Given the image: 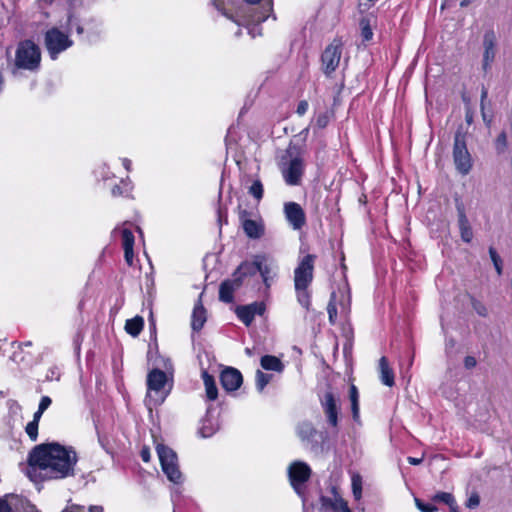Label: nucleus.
Returning a JSON list of instances; mask_svg holds the SVG:
<instances>
[{
	"label": "nucleus",
	"instance_id": "41",
	"mask_svg": "<svg viewBox=\"0 0 512 512\" xmlns=\"http://www.w3.org/2000/svg\"><path fill=\"white\" fill-rule=\"evenodd\" d=\"M454 496L449 492H438L432 497L433 502H442L446 505L453 504Z\"/></svg>",
	"mask_w": 512,
	"mask_h": 512
},
{
	"label": "nucleus",
	"instance_id": "53",
	"mask_svg": "<svg viewBox=\"0 0 512 512\" xmlns=\"http://www.w3.org/2000/svg\"><path fill=\"white\" fill-rule=\"evenodd\" d=\"M308 108H309L308 102L306 100H302V101H300L298 103V106H297V109H296V113L299 116H303L308 111Z\"/></svg>",
	"mask_w": 512,
	"mask_h": 512
},
{
	"label": "nucleus",
	"instance_id": "57",
	"mask_svg": "<svg viewBox=\"0 0 512 512\" xmlns=\"http://www.w3.org/2000/svg\"><path fill=\"white\" fill-rule=\"evenodd\" d=\"M487 96H488V91L485 87H482V90H481V100H480V106H481V110L483 111L484 110V103H485V100L487 99Z\"/></svg>",
	"mask_w": 512,
	"mask_h": 512
},
{
	"label": "nucleus",
	"instance_id": "25",
	"mask_svg": "<svg viewBox=\"0 0 512 512\" xmlns=\"http://www.w3.org/2000/svg\"><path fill=\"white\" fill-rule=\"evenodd\" d=\"M239 287L234 277L232 280L222 282L219 289V299L224 303H231L234 299V290Z\"/></svg>",
	"mask_w": 512,
	"mask_h": 512
},
{
	"label": "nucleus",
	"instance_id": "52",
	"mask_svg": "<svg viewBox=\"0 0 512 512\" xmlns=\"http://www.w3.org/2000/svg\"><path fill=\"white\" fill-rule=\"evenodd\" d=\"M51 403H52V400H51V398L49 396H43L40 399V403H39L38 409L40 411L45 412L49 408Z\"/></svg>",
	"mask_w": 512,
	"mask_h": 512
},
{
	"label": "nucleus",
	"instance_id": "62",
	"mask_svg": "<svg viewBox=\"0 0 512 512\" xmlns=\"http://www.w3.org/2000/svg\"><path fill=\"white\" fill-rule=\"evenodd\" d=\"M465 120H466L467 124H469V125L472 124L473 113L470 110H467L466 115H465Z\"/></svg>",
	"mask_w": 512,
	"mask_h": 512
},
{
	"label": "nucleus",
	"instance_id": "33",
	"mask_svg": "<svg viewBox=\"0 0 512 512\" xmlns=\"http://www.w3.org/2000/svg\"><path fill=\"white\" fill-rule=\"evenodd\" d=\"M7 408L9 416L13 419V421L21 419L22 407L16 400L9 399L7 401Z\"/></svg>",
	"mask_w": 512,
	"mask_h": 512
},
{
	"label": "nucleus",
	"instance_id": "10",
	"mask_svg": "<svg viewBox=\"0 0 512 512\" xmlns=\"http://www.w3.org/2000/svg\"><path fill=\"white\" fill-rule=\"evenodd\" d=\"M288 476L295 492L299 496L303 497L304 484L311 476V469L309 465L303 461H295L291 463L288 468Z\"/></svg>",
	"mask_w": 512,
	"mask_h": 512
},
{
	"label": "nucleus",
	"instance_id": "30",
	"mask_svg": "<svg viewBox=\"0 0 512 512\" xmlns=\"http://www.w3.org/2000/svg\"><path fill=\"white\" fill-rule=\"evenodd\" d=\"M351 488L352 494L356 501L362 498L363 479L358 472L351 473Z\"/></svg>",
	"mask_w": 512,
	"mask_h": 512
},
{
	"label": "nucleus",
	"instance_id": "38",
	"mask_svg": "<svg viewBox=\"0 0 512 512\" xmlns=\"http://www.w3.org/2000/svg\"><path fill=\"white\" fill-rule=\"evenodd\" d=\"M361 26V37L363 41H370L373 38V31L371 29L370 23L366 19H362L360 22Z\"/></svg>",
	"mask_w": 512,
	"mask_h": 512
},
{
	"label": "nucleus",
	"instance_id": "37",
	"mask_svg": "<svg viewBox=\"0 0 512 512\" xmlns=\"http://www.w3.org/2000/svg\"><path fill=\"white\" fill-rule=\"evenodd\" d=\"M331 493L333 495V506H332L331 510L334 512H340V509L344 508L343 503H347V502L338 493L336 487L333 486L331 488Z\"/></svg>",
	"mask_w": 512,
	"mask_h": 512
},
{
	"label": "nucleus",
	"instance_id": "35",
	"mask_svg": "<svg viewBox=\"0 0 512 512\" xmlns=\"http://www.w3.org/2000/svg\"><path fill=\"white\" fill-rule=\"evenodd\" d=\"M263 193L264 188L262 182L259 179L254 180L249 187V194L259 202L263 198Z\"/></svg>",
	"mask_w": 512,
	"mask_h": 512
},
{
	"label": "nucleus",
	"instance_id": "34",
	"mask_svg": "<svg viewBox=\"0 0 512 512\" xmlns=\"http://www.w3.org/2000/svg\"><path fill=\"white\" fill-rule=\"evenodd\" d=\"M216 9L227 19H234V16L228 12L226 4H233L234 0H211Z\"/></svg>",
	"mask_w": 512,
	"mask_h": 512
},
{
	"label": "nucleus",
	"instance_id": "3",
	"mask_svg": "<svg viewBox=\"0 0 512 512\" xmlns=\"http://www.w3.org/2000/svg\"><path fill=\"white\" fill-rule=\"evenodd\" d=\"M157 367L147 374L145 403L149 409L161 405L173 387V364L169 358L160 357Z\"/></svg>",
	"mask_w": 512,
	"mask_h": 512
},
{
	"label": "nucleus",
	"instance_id": "17",
	"mask_svg": "<svg viewBox=\"0 0 512 512\" xmlns=\"http://www.w3.org/2000/svg\"><path fill=\"white\" fill-rule=\"evenodd\" d=\"M261 255L263 256V259H261V265L258 266V272L260 273L265 288L268 290L277 277L278 266L274 259L265 254Z\"/></svg>",
	"mask_w": 512,
	"mask_h": 512
},
{
	"label": "nucleus",
	"instance_id": "59",
	"mask_svg": "<svg viewBox=\"0 0 512 512\" xmlns=\"http://www.w3.org/2000/svg\"><path fill=\"white\" fill-rule=\"evenodd\" d=\"M407 460L411 465H419L422 462V458L415 457H408Z\"/></svg>",
	"mask_w": 512,
	"mask_h": 512
},
{
	"label": "nucleus",
	"instance_id": "1",
	"mask_svg": "<svg viewBox=\"0 0 512 512\" xmlns=\"http://www.w3.org/2000/svg\"><path fill=\"white\" fill-rule=\"evenodd\" d=\"M27 474L30 478L58 480L74 476L78 455L72 446L57 442L36 446L29 454Z\"/></svg>",
	"mask_w": 512,
	"mask_h": 512
},
{
	"label": "nucleus",
	"instance_id": "21",
	"mask_svg": "<svg viewBox=\"0 0 512 512\" xmlns=\"http://www.w3.org/2000/svg\"><path fill=\"white\" fill-rule=\"evenodd\" d=\"M219 419L217 415H213L211 408L207 409L205 417L201 420L199 434L203 438L213 436L219 430Z\"/></svg>",
	"mask_w": 512,
	"mask_h": 512
},
{
	"label": "nucleus",
	"instance_id": "13",
	"mask_svg": "<svg viewBox=\"0 0 512 512\" xmlns=\"http://www.w3.org/2000/svg\"><path fill=\"white\" fill-rule=\"evenodd\" d=\"M497 37L493 30H488L483 36L482 69L488 72L496 56Z\"/></svg>",
	"mask_w": 512,
	"mask_h": 512
},
{
	"label": "nucleus",
	"instance_id": "7",
	"mask_svg": "<svg viewBox=\"0 0 512 512\" xmlns=\"http://www.w3.org/2000/svg\"><path fill=\"white\" fill-rule=\"evenodd\" d=\"M74 44L70 35L57 27L48 29L44 34V45L51 60H57L59 55Z\"/></svg>",
	"mask_w": 512,
	"mask_h": 512
},
{
	"label": "nucleus",
	"instance_id": "32",
	"mask_svg": "<svg viewBox=\"0 0 512 512\" xmlns=\"http://www.w3.org/2000/svg\"><path fill=\"white\" fill-rule=\"evenodd\" d=\"M349 397L351 401V410L354 421L359 420V394L355 385H351L349 390Z\"/></svg>",
	"mask_w": 512,
	"mask_h": 512
},
{
	"label": "nucleus",
	"instance_id": "26",
	"mask_svg": "<svg viewBox=\"0 0 512 512\" xmlns=\"http://www.w3.org/2000/svg\"><path fill=\"white\" fill-rule=\"evenodd\" d=\"M126 223H124L122 226L116 227L112 231L113 237H116L117 235L121 236L122 239V247L123 248H134V235L132 231L126 227Z\"/></svg>",
	"mask_w": 512,
	"mask_h": 512
},
{
	"label": "nucleus",
	"instance_id": "24",
	"mask_svg": "<svg viewBox=\"0 0 512 512\" xmlns=\"http://www.w3.org/2000/svg\"><path fill=\"white\" fill-rule=\"evenodd\" d=\"M379 370L381 382L388 387H392L395 383L394 372L389 366L388 360L385 356L381 357L379 360Z\"/></svg>",
	"mask_w": 512,
	"mask_h": 512
},
{
	"label": "nucleus",
	"instance_id": "28",
	"mask_svg": "<svg viewBox=\"0 0 512 512\" xmlns=\"http://www.w3.org/2000/svg\"><path fill=\"white\" fill-rule=\"evenodd\" d=\"M261 367L268 371L282 372L284 365L276 356L265 355L260 360Z\"/></svg>",
	"mask_w": 512,
	"mask_h": 512
},
{
	"label": "nucleus",
	"instance_id": "47",
	"mask_svg": "<svg viewBox=\"0 0 512 512\" xmlns=\"http://www.w3.org/2000/svg\"><path fill=\"white\" fill-rule=\"evenodd\" d=\"M86 29L88 32L99 35L101 33V24L96 22L95 20H90L86 23Z\"/></svg>",
	"mask_w": 512,
	"mask_h": 512
},
{
	"label": "nucleus",
	"instance_id": "19",
	"mask_svg": "<svg viewBox=\"0 0 512 512\" xmlns=\"http://www.w3.org/2000/svg\"><path fill=\"white\" fill-rule=\"evenodd\" d=\"M261 259H263V256L257 254L253 257V261H244L238 266L237 270L233 274L237 286H241L244 278L254 276L258 272V266L261 265Z\"/></svg>",
	"mask_w": 512,
	"mask_h": 512
},
{
	"label": "nucleus",
	"instance_id": "5",
	"mask_svg": "<svg viewBox=\"0 0 512 512\" xmlns=\"http://www.w3.org/2000/svg\"><path fill=\"white\" fill-rule=\"evenodd\" d=\"M287 159H283L280 171L284 182L289 186L301 184L305 172V160L300 149L290 147L287 149Z\"/></svg>",
	"mask_w": 512,
	"mask_h": 512
},
{
	"label": "nucleus",
	"instance_id": "58",
	"mask_svg": "<svg viewBox=\"0 0 512 512\" xmlns=\"http://www.w3.org/2000/svg\"><path fill=\"white\" fill-rule=\"evenodd\" d=\"M150 457H151V455H150L149 449L148 448L142 449V451H141V458H142V460L144 462H149L150 461Z\"/></svg>",
	"mask_w": 512,
	"mask_h": 512
},
{
	"label": "nucleus",
	"instance_id": "48",
	"mask_svg": "<svg viewBox=\"0 0 512 512\" xmlns=\"http://www.w3.org/2000/svg\"><path fill=\"white\" fill-rule=\"evenodd\" d=\"M480 503V497L477 493H473L470 495V497L468 498L467 502H466V506L469 508V509H474L476 507H478Z\"/></svg>",
	"mask_w": 512,
	"mask_h": 512
},
{
	"label": "nucleus",
	"instance_id": "11",
	"mask_svg": "<svg viewBox=\"0 0 512 512\" xmlns=\"http://www.w3.org/2000/svg\"><path fill=\"white\" fill-rule=\"evenodd\" d=\"M239 220L241 222L244 233L250 239H259L264 235L265 224L260 216L252 219L250 212L247 210H242L239 213Z\"/></svg>",
	"mask_w": 512,
	"mask_h": 512
},
{
	"label": "nucleus",
	"instance_id": "20",
	"mask_svg": "<svg viewBox=\"0 0 512 512\" xmlns=\"http://www.w3.org/2000/svg\"><path fill=\"white\" fill-rule=\"evenodd\" d=\"M220 381L226 391H235L241 386L243 378L240 371L229 367L222 371Z\"/></svg>",
	"mask_w": 512,
	"mask_h": 512
},
{
	"label": "nucleus",
	"instance_id": "15",
	"mask_svg": "<svg viewBox=\"0 0 512 512\" xmlns=\"http://www.w3.org/2000/svg\"><path fill=\"white\" fill-rule=\"evenodd\" d=\"M284 215L294 230H300L306 224L305 212L301 205L296 202H286L284 204Z\"/></svg>",
	"mask_w": 512,
	"mask_h": 512
},
{
	"label": "nucleus",
	"instance_id": "42",
	"mask_svg": "<svg viewBox=\"0 0 512 512\" xmlns=\"http://www.w3.org/2000/svg\"><path fill=\"white\" fill-rule=\"evenodd\" d=\"M415 504L421 512H437L438 508L431 502H423L418 498H415Z\"/></svg>",
	"mask_w": 512,
	"mask_h": 512
},
{
	"label": "nucleus",
	"instance_id": "22",
	"mask_svg": "<svg viewBox=\"0 0 512 512\" xmlns=\"http://www.w3.org/2000/svg\"><path fill=\"white\" fill-rule=\"evenodd\" d=\"M202 295L203 293L200 294L192 312L191 327L194 331H200L206 322V310L202 304Z\"/></svg>",
	"mask_w": 512,
	"mask_h": 512
},
{
	"label": "nucleus",
	"instance_id": "4",
	"mask_svg": "<svg viewBox=\"0 0 512 512\" xmlns=\"http://www.w3.org/2000/svg\"><path fill=\"white\" fill-rule=\"evenodd\" d=\"M315 259V255L307 254L299 260L294 270V288L297 302L307 311L311 306L309 286L313 281Z\"/></svg>",
	"mask_w": 512,
	"mask_h": 512
},
{
	"label": "nucleus",
	"instance_id": "61",
	"mask_svg": "<svg viewBox=\"0 0 512 512\" xmlns=\"http://www.w3.org/2000/svg\"><path fill=\"white\" fill-rule=\"evenodd\" d=\"M43 413H44L43 411H40L39 409H37V411L33 415V420L32 421H36V423L39 424V421H40L41 416H42Z\"/></svg>",
	"mask_w": 512,
	"mask_h": 512
},
{
	"label": "nucleus",
	"instance_id": "39",
	"mask_svg": "<svg viewBox=\"0 0 512 512\" xmlns=\"http://www.w3.org/2000/svg\"><path fill=\"white\" fill-rule=\"evenodd\" d=\"M327 312L329 316V322L334 325L337 319V307L335 304V293L332 294L330 302L327 306Z\"/></svg>",
	"mask_w": 512,
	"mask_h": 512
},
{
	"label": "nucleus",
	"instance_id": "60",
	"mask_svg": "<svg viewBox=\"0 0 512 512\" xmlns=\"http://www.w3.org/2000/svg\"><path fill=\"white\" fill-rule=\"evenodd\" d=\"M122 164L124 166V168L127 170V171H130L131 170V160H129L128 158H123L122 159Z\"/></svg>",
	"mask_w": 512,
	"mask_h": 512
},
{
	"label": "nucleus",
	"instance_id": "40",
	"mask_svg": "<svg viewBox=\"0 0 512 512\" xmlns=\"http://www.w3.org/2000/svg\"><path fill=\"white\" fill-rule=\"evenodd\" d=\"M489 255L493 262V265L495 267L497 274L501 275L502 274V260H501L500 256L498 255L497 251L495 250V248H493V247L489 248Z\"/></svg>",
	"mask_w": 512,
	"mask_h": 512
},
{
	"label": "nucleus",
	"instance_id": "12",
	"mask_svg": "<svg viewBox=\"0 0 512 512\" xmlns=\"http://www.w3.org/2000/svg\"><path fill=\"white\" fill-rule=\"evenodd\" d=\"M342 55V43L334 40L329 44L322 53L323 71L326 75L333 73L339 66Z\"/></svg>",
	"mask_w": 512,
	"mask_h": 512
},
{
	"label": "nucleus",
	"instance_id": "8",
	"mask_svg": "<svg viewBox=\"0 0 512 512\" xmlns=\"http://www.w3.org/2000/svg\"><path fill=\"white\" fill-rule=\"evenodd\" d=\"M161 468L169 481L174 484H181L183 476L179 469L177 454L169 447L159 444L156 447Z\"/></svg>",
	"mask_w": 512,
	"mask_h": 512
},
{
	"label": "nucleus",
	"instance_id": "64",
	"mask_svg": "<svg viewBox=\"0 0 512 512\" xmlns=\"http://www.w3.org/2000/svg\"><path fill=\"white\" fill-rule=\"evenodd\" d=\"M448 506H449L450 512H459V509H458L455 499L453 500V504H449Z\"/></svg>",
	"mask_w": 512,
	"mask_h": 512
},
{
	"label": "nucleus",
	"instance_id": "43",
	"mask_svg": "<svg viewBox=\"0 0 512 512\" xmlns=\"http://www.w3.org/2000/svg\"><path fill=\"white\" fill-rule=\"evenodd\" d=\"M507 147V136L505 132H501L495 141V148L498 153H503Z\"/></svg>",
	"mask_w": 512,
	"mask_h": 512
},
{
	"label": "nucleus",
	"instance_id": "63",
	"mask_svg": "<svg viewBox=\"0 0 512 512\" xmlns=\"http://www.w3.org/2000/svg\"><path fill=\"white\" fill-rule=\"evenodd\" d=\"M349 304H350V300L347 299L346 303H341V307H342V313H345L347 314L349 312Z\"/></svg>",
	"mask_w": 512,
	"mask_h": 512
},
{
	"label": "nucleus",
	"instance_id": "50",
	"mask_svg": "<svg viewBox=\"0 0 512 512\" xmlns=\"http://www.w3.org/2000/svg\"><path fill=\"white\" fill-rule=\"evenodd\" d=\"M68 26L69 27L75 26L76 32L79 35L84 33L85 28L82 25H80V23H78V22L74 23V16L72 14H70L68 17Z\"/></svg>",
	"mask_w": 512,
	"mask_h": 512
},
{
	"label": "nucleus",
	"instance_id": "14",
	"mask_svg": "<svg viewBox=\"0 0 512 512\" xmlns=\"http://www.w3.org/2000/svg\"><path fill=\"white\" fill-rule=\"evenodd\" d=\"M297 435L302 443L310 448L317 447L322 441V434L319 433L309 421H303L297 426Z\"/></svg>",
	"mask_w": 512,
	"mask_h": 512
},
{
	"label": "nucleus",
	"instance_id": "18",
	"mask_svg": "<svg viewBox=\"0 0 512 512\" xmlns=\"http://www.w3.org/2000/svg\"><path fill=\"white\" fill-rule=\"evenodd\" d=\"M266 310L263 302H253L249 305L239 306L236 309L237 317L246 325L249 326L256 315L262 316Z\"/></svg>",
	"mask_w": 512,
	"mask_h": 512
},
{
	"label": "nucleus",
	"instance_id": "2",
	"mask_svg": "<svg viewBox=\"0 0 512 512\" xmlns=\"http://www.w3.org/2000/svg\"><path fill=\"white\" fill-rule=\"evenodd\" d=\"M228 12L234 16L230 19L238 27H244L247 33L255 38L261 35L260 24L273 14V0H234L233 4H226Z\"/></svg>",
	"mask_w": 512,
	"mask_h": 512
},
{
	"label": "nucleus",
	"instance_id": "36",
	"mask_svg": "<svg viewBox=\"0 0 512 512\" xmlns=\"http://www.w3.org/2000/svg\"><path fill=\"white\" fill-rule=\"evenodd\" d=\"M272 376L270 374L263 373L258 370L256 373V388L259 392H262L267 384L271 381Z\"/></svg>",
	"mask_w": 512,
	"mask_h": 512
},
{
	"label": "nucleus",
	"instance_id": "56",
	"mask_svg": "<svg viewBox=\"0 0 512 512\" xmlns=\"http://www.w3.org/2000/svg\"><path fill=\"white\" fill-rule=\"evenodd\" d=\"M477 364L476 359L473 356H466L464 359V366L467 369L474 368Z\"/></svg>",
	"mask_w": 512,
	"mask_h": 512
},
{
	"label": "nucleus",
	"instance_id": "6",
	"mask_svg": "<svg viewBox=\"0 0 512 512\" xmlns=\"http://www.w3.org/2000/svg\"><path fill=\"white\" fill-rule=\"evenodd\" d=\"M41 65L40 47L32 40L20 41L17 45L14 59L15 69L36 72Z\"/></svg>",
	"mask_w": 512,
	"mask_h": 512
},
{
	"label": "nucleus",
	"instance_id": "46",
	"mask_svg": "<svg viewBox=\"0 0 512 512\" xmlns=\"http://www.w3.org/2000/svg\"><path fill=\"white\" fill-rule=\"evenodd\" d=\"M61 377V371L59 369V367L57 366H52L48 369L47 371V374H46V379L48 381H58Z\"/></svg>",
	"mask_w": 512,
	"mask_h": 512
},
{
	"label": "nucleus",
	"instance_id": "23",
	"mask_svg": "<svg viewBox=\"0 0 512 512\" xmlns=\"http://www.w3.org/2000/svg\"><path fill=\"white\" fill-rule=\"evenodd\" d=\"M458 224H459V230L461 234V239L469 243L471 242L473 238V232L470 226V223L466 217L465 211L463 208H458Z\"/></svg>",
	"mask_w": 512,
	"mask_h": 512
},
{
	"label": "nucleus",
	"instance_id": "45",
	"mask_svg": "<svg viewBox=\"0 0 512 512\" xmlns=\"http://www.w3.org/2000/svg\"><path fill=\"white\" fill-rule=\"evenodd\" d=\"M329 115L327 113H320L315 118V126L318 129H324L329 123Z\"/></svg>",
	"mask_w": 512,
	"mask_h": 512
},
{
	"label": "nucleus",
	"instance_id": "51",
	"mask_svg": "<svg viewBox=\"0 0 512 512\" xmlns=\"http://www.w3.org/2000/svg\"><path fill=\"white\" fill-rule=\"evenodd\" d=\"M124 250V258L126 263L129 266L133 265V259H134V248H123Z\"/></svg>",
	"mask_w": 512,
	"mask_h": 512
},
{
	"label": "nucleus",
	"instance_id": "27",
	"mask_svg": "<svg viewBox=\"0 0 512 512\" xmlns=\"http://www.w3.org/2000/svg\"><path fill=\"white\" fill-rule=\"evenodd\" d=\"M201 376L204 382L207 399L210 401L216 400L218 396V389L216 387L214 377L210 375L206 369H202Z\"/></svg>",
	"mask_w": 512,
	"mask_h": 512
},
{
	"label": "nucleus",
	"instance_id": "29",
	"mask_svg": "<svg viewBox=\"0 0 512 512\" xmlns=\"http://www.w3.org/2000/svg\"><path fill=\"white\" fill-rule=\"evenodd\" d=\"M144 326V320L140 316H135L134 318L128 319L125 324V330L131 336H138L142 331Z\"/></svg>",
	"mask_w": 512,
	"mask_h": 512
},
{
	"label": "nucleus",
	"instance_id": "9",
	"mask_svg": "<svg viewBox=\"0 0 512 512\" xmlns=\"http://www.w3.org/2000/svg\"><path fill=\"white\" fill-rule=\"evenodd\" d=\"M453 160L457 171L467 175L472 169V158L467 149L464 136L456 133L453 145Z\"/></svg>",
	"mask_w": 512,
	"mask_h": 512
},
{
	"label": "nucleus",
	"instance_id": "16",
	"mask_svg": "<svg viewBox=\"0 0 512 512\" xmlns=\"http://www.w3.org/2000/svg\"><path fill=\"white\" fill-rule=\"evenodd\" d=\"M320 402L328 424L334 428L337 427L339 415L338 399L332 392H326Z\"/></svg>",
	"mask_w": 512,
	"mask_h": 512
},
{
	"label": "nucleus",
	"instance_id": "44",
	"mask_svg": "<svg viewBox=\"0 0 512 512\" xmlns=\"http://www.w3.org/2000/svg\"><path fill=\"white\" fill-rule=\"evenodd\" d=\"M25 431L32 441H36L38 437V423H36V421H30L26 425Z\"/></svg>",
	"mask_w": 512,
	"mask_h": 512
},
{
	"label": "nucleus",
	"instance_id": "55",
	"mask_svg": "<svg viewBox=\"0 0 512 512\" xmlns=\"http://www.w3.org/2000/svg\"><path fill=\"white\" fill-rule=\"evenodd\" d=\"M63 512H85V509L77 507L75 509H71L69 511H63ZM89 512H103V508L100 506H91L89 508Z\"/></svg>",
	"mask_w": 512,
	"mask_h": 512
},
{
	"label": "nucleus",
	"instance_id": "54",
	"mask_svg": "<svg viewBox=\"0 0 512 512\" xmlns=\"http://www.w3.org/2000/svg\"><path fill=\"white\" fill-rule=\"evenodd\" d=\"M10 358L17 364H21L25 361V357L22 355V350H15Z\"/></svg>",
	"mask_w": 512,
	"mask_h": 512
},
{
	"label": "nucleus",
	"instance_id": "31",
	"mask_svg": "<svg viewBox=\"0 0 512 512\" xmlns=\"http://www.w3.org/2000/svg\"><path fill=\"white\" fill-rule=\"evenodd\" d=\"M133 189V185L129 178L121 180L120 184L115 185L112 188L113 196H125L129 197Z\"/></svg>",
	"mask_w": 512,
	"mask_h": 512
},
{
	"label": "nucleus",
	"instance_id": "49",
	"mask_svg": "<svg viewBox=\"0 0 512 512\" xmlns=\"http://www.w3.org/2000/svg\"><path fill=\"white\" fill-rule=\"evenodd\" d=\"M321 510L328 511L332 509L333 506V498H329L327 496L320 497Z\"/></svg>",
	"mask_w": 512,
	"mask_h": 512
}]
</instances>
